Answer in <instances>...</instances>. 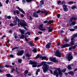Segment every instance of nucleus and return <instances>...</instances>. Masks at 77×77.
<instances>
[{"mask_svg": "<svg viewBox=\"0 0 77 77\" xmlns=\"http://www.w3.org/2000/svg\"><path fill=\"white\" fill-rule=\"evenodd\" d=\"M5 67H6V68H9L10 66L9 65H6L5 66Z\"/></svg>", "mask_w": 77, "mask_h": 77, "instance_id": "49", "label": "nucleus"}, {"mask_svg": "<svg viewBox=\"0 0 77 77\" xmlns=\"http://www.w3.org/2000/svg\"><path fill=\"white\" fill-rule=\"evenodd\" d=\"M40 3L41 4V5H44V2L43 0H42L40 2Z\"/></svg>", "mask_w": 77, "mask_h": 77, "instance_id": "29", "label": "nucleus"}, {"mask_svg": "<svg viewBox=\"0 0 77 77\" xmlns=\"http://www.w3.org/2000/svg\"><path fill=\"white\" fill-rule=\"evenodd\" d=\"M68 74H70V75H73L74 74V72L72 71H71L69 72H68Z\"/></svg>", "mask_w": 77, "mask_h": 77, "instance_id": "18", "label": "nucleus"}, {"mask_svg": "<svg viewBox=\"0 0 77 77\" xmlns=\"http://www.w3.org/2000/svg\"><path fill=\"white\" fill-rule=\"evenodd\" d=\"M18 48V47H14V48H13L12 49V51H13V50H15V49H17V48Z\"/></svg>", "mask_w": 77, "mask_h": 77, "instance_id": "50", "label": "nucleus"}, {"mask_svg": "<svg viewBox=\"0 0 77 77\" xmlns=\"http://www.w3.org/2000/svg\"><path fill=\"white\" fill-rule=\"evenodd\" d=\"M75 2H68L69 5H71V4H73V3H74Z\"/></svg>", "mask_w": 77, "mask_h": 77, "instance_id": "41", "label": "nucleus"}, {"mask_svg": "<svg viewBox=\"0 0 77 77\" xmlns=\"http://www.w3.org/2000/svg\"><path fill=\"white\" fill-rule=\"evenodd\" d=\"M21 62H22V60H21V59H19L18 60V62L19 63H21Z\"/></svg>", "mask_w": 77, "mask_h": 77, "instance_id": "36", "label": "nucleus"}, {"mask_svg": "<svg viewBox=\"0 0 77 77\" xmlns=\"http://www.w3.org/2000/svg\"><path fill=\"white\" fill-rule=\"evenodd\" d=\"M6 76H7V77H13L11 75V74L9 73L6 74Z\"/></svg>", "mask_w": 77, "mask_h": 77, "instance_id": "21", "label": "nucleus"}, {"mask_svg": "<svg viewBox=\"0 0 77 77\" xmlns=\"http://www.w3.org/2000/svg\"><path fill=\"white\" fill-rule=\"evenodd\" d=\"M66 47H70V45L67 44H66L64 45H62L60 47L61 48H66Z\"/></svg>", "mask_w": 77, "mask_h": 77, "instance_id": "8", "label": "nucleus"}, {"mask_svg": "<svg viewBox=\"0 0 77 77\" xmlns=\"http://www.w3.org/2000/svg\"><path fill=\"white\" fill-rule=\"evenodd\" d=\"M43 24H42L41 25H40L38 26V28L39 30H41L42 31H44V30H45L46 29H43Z\"/></svg>", "mask_w": 77, "mask_h": 77, "instance_id": "6", "label": "nucleus"}, {"mask_svg": "<svg viewBox=\"0 0 77 77\" xmlns=\"http://www.w3.org/2000/svg\"><path fill=\"white\" fill-rule=\"evenodd\" d=\"M41 58H42V60H44L45 59V60H47V57L45 56V57H41Z\"/></svg>", "mask_w": 77, "mask_h": 77, "instance_id": "22", "label": "nucleus"}, {"mask_svg": "<svg viewBox=\"0 0 77 77\" xmlns=\"http://www.w3.org/2000/svg\"><path fill=\"white\" fill-rule=\"evenodd\" d=\"M59 75H60V77H62V72H59Z\"/></svg>", "mask_w": 77, "mask_h": 77, "instance_id": "30", "label": "nucleus"}, {"mask_svg": "<svg viewBox=\"0 0 77 77\" xmlns=\"http://www.w3.org/2000/svg\"><path fill=\"white\" fill-rule=\"evenodd\" d=\"M50 59L51 61H52V62H57V61L56 60V58L54 57L53 58H50Z\"/></svg>", "mask_w": 77, "mask_h": 77, "instance_id": "10", "label": "nucleus"}, {"mask_svg": "<svg viewBox=\"0 0 77 77\" xmlns=\"http://www.w3.org/2000/svg\"><path fill=\"white\" fill-rule=\"evenodd\" d=\"M19 30L22 34H24V32L23 30L20 29Z\"/></svg>", "mask_w": 77, "mask_h": 77, "instance_id": "24", "label": "nucleus"}, {"mask_svg": "<svg viewBox=\"0 0 77 77\" xmlns=\"http://www.w3.org/2000/svg\"><path fill=\"white\" fill-rule=\"evenodd\" d=\"M58 74V72H57V70H55L54 72V75H56V74Z\"/></svg>", "mask_w": 77, "mask_h": 77, "instance_id": "25", "label": "nucleus"}, {"mask_svg": "<svg viewBox=\"0 0 77 77\" xmlns=\"http://www.w3.org/2000/svg\"><path fill=\"white\" fill-rule=\"evenodd\" d=\"M14 68H13L12 69V70H11V72L12 73L13 72H14Z\"/></svg>", "mask_w": 77, "mask_h": 77, "instance_id": "57", "label": "nucleus"}, {"mask_svg": "<svg viewBox=\"0 0 77 77\" xmlns=\"http://www.w3.org/2000/svg\"><path fill=\"white\" fill-rule=\"evenodd\" d=\"M51 45V44L50 43H49L46 45V47L47 48H50Z\"/></svg>", "mask_w": 77, "mask_h": 77, "instance_id": "12", "label": "nucleus"}, {"mask_svg": "<svg viewBox=\"0 0 77 77\" xmlns=\"http://www.w3.org/2000/svg\"><path fill=\"white\" fill-rule=\"evenodd\" d=\"M48 23L49 24H51V23H53V20H50L48 22Z\"/></svg>", "mask_w": 77, "mask_h": 77, "instance_id": "28", "label": "nucleus"}, {"mask_svg": "<svg viewBox=\"0 0 77 77\" xmlns=\"http://www.w3.org/2000/svg\"><path fill=\"white\" fill-rule=\"evenodd\" d=\"M72 9H77V7L75 6H73L71 7Z\"/></svg>", "mask_w": 77, "mask_h": 77, "instance_id": "26", "label": "nucleus"}, {"mask_svg": "<svg viewBox=\"0 0 77 77\" xmlns=\"http://www.w3.org/2000/svg\"><path fill=\"white\" fill-rule=\"evenodd\" d=\"M27 33L28 35H30V32H27Z\"/></svg>", "mask_w": 77, "mask_h": 77, "instance_id": "61", "label": "nucleus"}, {"mask_svg": "<svg viewBox=\"0 0 77 77\" xmlns=\"http://www.w3.org/2000/svg\"><path fill=\"white\" fill-rule=\"evenodd\" d=\"M47 29L48 30V32H53V29L51 27V26H49Z\"/></svg>", "mask_w": 77, "mask_h": 77, "instance_id": "13", "label": "nucleus"}, {"mask_svg": "<svg viewBox=\"0 0 77 77\" xmlns=\"http://www.w3.org/2000/svg\"><path fill=\"white\" fill-rule=\"evenodd\" d=\"M55 55V56H57L59 57H61V56H60V53L59 52V51L56 52Z\"/></svg>", "mask_w": 77, "mask_h": 77, "instance_id": "9", "label": "nucleus"}, {"mask_svg": "<svg viewBox=\"0 0 77 77\" xmlns=\"http://www.w3.org/2000/svg\"><path fill=\"white\" fill-rule=\"evenodd\" d=\"M14 35H15V39L18 38V37L17 36H16V35H17V34H16V33H14Z\"/></svg>", "mask_w": 77, "mask_h": 77, "instance_id": "43", "label": "nucleus"}, {"mask_svg": "<svg viewBox=\"0 0 77 77\" xmlns=\"http://www.w3.org/2000/svg\"><path fill=\"white\" fill-rule=\"evenodd\" d=\"M65 71H66V69H64L61 70V72H65Z\"/></svg>", "mask_w": 77, "mask_h": 77, "instance_id": "37", "label": "nucleus"}, {"mask_svg": "<svg viewBox=\"0 0 77 77\" xmlns=\"http://www.w3.org/2000/svg\"><path fill=\"white\" fill-rule=\"evenodd\" d=\"M67 58L68 59L69 61H70L71 59H72V56L71 55V54H69Z\"/></svg>", "mask_w": 77, "mask_h": 77, "instance_id": "4", "label": "nucleus"}, {"mask_svg": "<svg viewBox=\"0 0 77 77\" xmlns=\"http://www.w3.org/2000/svg\"><path fill=\"white\" fill-rule=\"evenodd\" d=\"M17 9H19V11H20L22 9H21L20 8V7H18V6L17 7Z\"/></svg>", "mask_w": 77, "mask_h": 77, "instance_id": "51", "label": "nucleus"}, {"mask_svg": "<svg viewBox=\"0 0 77 77\" xmlns=\"http://www.w3.org/2000/svg\"><path fill=\"white\" fill-rule=\"evenodd\" d=\"M75 22L73 21L72 23L71 24H70L69 26H71L72 25V26H74V25H75Z\"/></svg>", "mask_w": 77, "mask_h": 77, "instance_id": "19", "label": "nucleus"}, {"mask_svg": "<svg viewBox=\"0 0 77 77\" xmlns=\"http://www.w3.org/2000/svg\"><path fill=\"white\" fill-rule=\"evenodd\" d=\"M14 23L15 24V25H17V24H18V23H17V20H15L14 21Z\"/></svg>", "mask_w": 77, "mask_h": 77, "instance_id": "53", "label": "nucleus"}, {"mask_svg": "<svg viewBox=\"0 0 77 77\" xmlns=\"http://www.w3.org/2000/svg\"><path fill=\"white\" fill-rule=\"evenodd\" d=\"M25 55L27 57H30V55H29V54H25Z\"/></svg>", "mask_w": 77, "mask_h": 77, "instance_id": "48", "label": "nucleus"}, {"mask_svg": "<svg viewBox=\"0 0 77 77\" xmlns=\"http://www.w3.org/2000/svg\"><path fill=\"white\" fill-rule=\"evenodd\" d=\"M57 18H59V17H60V14H58L57 15Z\"/></svg>", "mask_w": 77, "mask_h": 77, "instance_id": "60", "label": "nucleus"}, {"mask_svg": "<svg viewBox=\"0 0 77 77\" xmlns=\"http://www.w3.org/2000/svg\"><path fill=\"white\" fill-rule=\"evenodd\" d=\"M42 65H43L42 68L43 71V72L44 73H46L47 71L49 69V66L46 64L45 62L42 61V63L40 64L37 66V67H40V66H41Z\"/></svg>", "mask_w": 77, "mask_h": 77, "instance_id": "1", "label": "nucleus"}, {"mask_svg": "<svg viewBox=\"0 0 77 77\" xmlns=\"http://www.w3.org/2000/svg\"><path fill=\"white\" fill-rule=\"evenodd\" d=\"M77 45H75L74 46H73V48L72 47H70L69 48V50H71L72 49H74L76 47H77Z\"/></svg>", "mask_w": 77, "mask_h": 77, "instance_id": "15", "label": "nucleus"}, {"mask_svg": "<svg viewBox=\"0 0 77 77\" xmlns=\"http://www.w3.org/2000/svg\"><path fill=\"white\" fill-rule=\"evenodd\" d=\"M9 2V0H6V4H8V2Z\"/></svg>", "mask_w": 77, "mask_h": 77, "instance_id": "58", "label": "nucleus"}, {"mask_svg": "<svg viewBox=\"0 0 77 77\" xmlns=\"http://www.w3.org/2000/svg\"><path fill=\"white\" fill-rule=\"evenodd\" d=\"M33 51L34 53H36L37 52V49H35L33 50Z\"/></svg>", "mask_w": 77, "mask_h": 77, "instance_id": "39", "label": "nucleus"}, {"mask_svg": "<svg viewBox=\"0 0 77 77\" xmlns=\"http://www.w3.org/2000/svg\"><path fill=\"white\" fill-rule=\"evenodd\" d=\"M63 10L64 11H65V12H66L68 11V8H63Z\"/></svg>", "mask_w": 77, "mask_h": 77, "instance_id": "34", "label": "nucleus"}, {"mask_svg": "<svg viewBox=\"0 0 77 77\" xmlns=\"http://www.w3.org/2000/svg\"><path fill=\"white\" fill-rule=\"evenodd\" d=\"M41 12V11H37V12H35L33 14V17H35L36 18L38 17V15L37 14H36V13L37 14H39V12Z\"/></svg>", "mask_w": 77, "mask_h": 77, "instance_id": "3", "label": "nucleus"}, {"mask_svg": "<svg viewBox=\"0 0 77 77\" xmlns=\"http://www.w3.org/2000/svg\"><path fill=\"white\" fill-rule=\"evenodd\" d=\"M10 56L11 57H14V55L13 54H11L10 55Z\"/></svg>", "mask_w": 77, "mask_h": 77, "instance_id": "63", "label": "nucleus"}, {"mask_svg": "<svg viewBox=\"0 0 77 77\" xmlns=\"http://www.w3.org/2000/svg\"><path fill=\"white\" fill-rule=\"evenodd\" d=\"M77 37V33L76 34H74L72 36V39H74L75 38H76Z\"/></svg>", "mask_w": 77, "mask_h": 77, "instance_id": "17", "label": "nucleus"}, {"mask_svg": "<svg viewBox=\"0 0 77 77\" xmlns=\"http://www.w3.org/2000/svg\"><path fill=\"white\" fill-rule=\"evenodd\" d=\"M15 25L13 23H11L10 24V26H14Z\"/></svg>", "mask_w": 77, "mask_h": 77, "instance_id": "55", "label": "nucleus"}, {"mask_svg": "<svg viewBox=\"0 0 77 77\" xmlns=\"http://www.w3.org/2000/svg\"><path fill=\"white\" fill-rule=\"evenodd\" d=\"M5 17L6 18H8V19H11V17L10 16H5Z\"/></svg>", "mask_w": 77, "mask_h": 77, "instance_id": "27", "label": "nucleus"}, {"mask_svg": "<svg viewBox=\"0 0 77 77\" xmlns=\"http://www.w3.org/2000/svg\"><path fill=\"white\" fill-rule=\"evenodd\" d=\"M15 18H16V21H17L18 22V27L20 26V19H18L17 16L15 17Z\"/></svg>", "mask_w": 77, "mask_h": 77, "instance_id": "11", "label": "nucleus"}, {"mask_svg": "<svg viewBox=\"0 0 77 77\" xmlns=\"http://www.w3.org/2000/svg\"><path fill=\"white\" fill-rule=\"evenodd\" d=\"M28 71L26 70L25 71V72H24V74H25V75H26L27 74L28 72Z\"/></svg>", "mask_w": 77, "mask_h": 77, "instance_id": "31", "label": "nucleus"}, {"mask_svg": "<svg viewBox=\"0 0 77 77\" xmlns=\"http://www.w3.org/2000/svg\"><path fill=\"white\" fill-rule=\"evenodd\" d=\"M74 38H72V37L71 39V42H70L71 45H73L75 44V40H74Z\"/></svg>", "mask_w": 77, "mask_h": 77, "instance_id": "7", "label": "nucleus"}, {"mask_svg": "<svg viewBox=\"0 0 77 77\" xmlns=\"http://www.w3.org/2000/svg\"><path fill=\"white\" fill-rule=\"evenodd\" d=\"M75 30V29H69V30H70V31H71V32H73V31H74Z\"/></svg>", "mask_w": 77, "mask_h": 77, "instance_id": "35", "label": "nucleus"}, {"mask_svg": "<svg viewBox=\"0 0 77 77\" xmlns=\"http://www.w3.org/2000/svg\"><path fill=\"white\" fill-rule=\"evenodd\" d=\"M57 70L59 72H61V71L60 70V68H58L57 69Z\"/></svg>", "mask_w": 77, "mask_h": 77, "instance_id": "47", "label": "nucleus"}, {"mask_svg": "<svg viewBox=\"0 0 77 77\" xmlns=\"http://www.w3.org/2000/svg\"><path fill=\"white\" fill-rule=\"evenodd\" d=\"M29 62L31 65H33V64H37V63H36V62H32L31 60H30Z\"/></svg>", "mask_w": 77, "mask_h": 77, "instance_id": "20", "label": "nucleus"}, {"mask_svg": "<svg viewBox=\"0 0 77 77\" xmlns=\"http://www.w3.org/2000/svg\"><path fill=\"white\" fill-rule=\"evenodd\" d=\"M77 20V18L75 17H72L70 18V20L71 21H72L73 20Z\"/></svg>", "mask_w": 77, "mask_h": 77, "instance_id": "16", "label": "nucleus"}, {"mask_svg": "<svg viewBox=\"0 0 77 77\" xmlns=\"http://www.w3.org/2000/svg\"><path fill=\"white\" fill-rule=\"evenodd\" d=\"M20 25H21V26L23 27L24 28V29L26 30H28V29L26 27H25V26H27V25L25 21L22 20L20 21Z\"/></svg>", "mask_w": 77, "mask_h": 77, "instance_id": "2", "label": "nucleus"}, {"mask_svg": "<svg viewBox=\"0 0 77 77\" xmlns=\"http://www.w3.org/2000/svg\"><path fill=\"white\" fill-rule=\"evenodd\" d=\"M68 68L69 69H71V65H68Z\"/></svg>", "mask_w": 77, "mask_h": 77, "instance_id": "32", "label": "nucleus"}, {"mask_svg": "<svg viewBox=\"0 0 77 77\" xmlns=\"http://www.w3.org/2000/svg\"><path fill=\"white\" fill-rule=\"evenodd\" d=\"M40 72V69H38L35 73L36 75H38V72Z\"/></svg>", "mask_w": 77, "mask_h": 77, "instance_id": "23", "label": "nucleus"}, {"mask_svg": "<svg viewBox=\"0 0 77 77\" xmlns=\"http://www.w3.org/2000/svg\"><path fill=\"white\" fill-rule=\"evenodd\" d=\"M40 57V56L39 55H37V56L35 57V58L36 59H38V58H39Z\"/></svg>", "mask_w": 77, "mask_h": 77, "instance_id": "44", "label": "nucleus"}, {"mask_svg": "<svg viewBox=\"0 0 77 77\" xmlns=\"http://www.w3.org/2000/svg\"><path fill=\"white\" fill-rule=\"evenodd\" d=\"M37 66L36 64H34L32 65V67H36Z\"/></svg>", "mask_w": 77, "mask_h": 77, "instance_id": "46", "label": "nucleus"}, {"mask_svg": "<svg viewBox=\"0 0 77 77\" xmlns=\"http://www.w3.org/2000/svg\"><path fill=\"white\" fill-rule=\"evenodd\" d=\"M16 12L17 14V15H18V14H20V12L18 11H16Z\"/></svg>", "mask_w": 77, "mask_h": 77, "instance_id": "54", "label": "nucleus"}, {"mask_svg": "<svg viewBox=\"0 0 77 77\" xmlns=\"http://www.w3.org/2000/svg\"><path fill=\"white\" fill-rule=\"evenodd\" d=\"M67 8V6L66 5H63V9L65 8Z\"/></svg>", "mask_w": 77, "mask_h": 77, "instance_id": "42", "label": "nucleus"}, {"mask_svg": "<svg viewBox=\"0 0 77 77\" xmlns=\"http://www.w3.org/2000/svg\"><path fill=\"white\" fill-rule=\"evenodd\" d=\"M23 53H24V51L22 50L21 51H18V52L17 53V54L18 56H21L23 55Z\"/></svg>", "mask_w": 77, "mask_h": 77, "instance_id": "5", "label": "nucleus"}, {"mask_svg": "<svg viewBox=\"0 0 77 77\" xmlns=\"http://www.w3.org/2000/svg\"><path fill=\"white\" fill-rule=\"evenodd\" d=\"M20 11V12H22V13L23 14H25V12H24V11H23V9H22Z\"/></svg>", "mask_w": 77, "mask_h": 77, "instance_id": "33", "label": "nucleus"}, {"mask_svg": "<svg viewBox=\"0 0 77 77\" xmlns=\"http://www.w3.org/2000/svg\"><path fill=\"white\" fill-rule=\"evenodd\" d=\"M38 39H39V38H38V37H37L35 38V41H37V40H38Z\"/></svg>", "mask_w": 77, "mask_h": 77, "instance_id": "52", "label": "nucleus"}, {"mask_svg": "<svg viewBox=\"0 0 77 77\" xmlns=\"http://www.w3.org/2000/svg\"><path fill=\"white\" fill-rule=\"evenodd\" d=\"M16 72H17V74H20V73L19 72H18V71H17V67L16 68Z\"/></svg>", "mask_w": 77, "mask_h": 77, "instance_id": "45", "label": "nucleus"}, {"mask_svg": "<svg viewBox=\"0 0 77 77\" xmlns=\"http://www.w3.org/2000/svg\"><path fill=\"white\" fill-rule=\"evenodd\" d=\"M22 2L23 3V4H24V3H26V2H25V0H22Z\"/></svg>", "mask_w": 77, "mask_h": 77, "instance_id": "59", "label": "nucleus"}, {"mask_svg": "<svg viewBox=\"0 0 77 77\" xmlns=\"http://www.w3.org/2000/svg\"><path fill=\"white\" fill-rule=\"evenodd\" d=\"M41 13L42 14L44 13L46 15H48V12L46 10H44L43 11H41Z\"/></svg>", "mask_w": 77, "mask_h": 77, "instance_id": "14", "label": "nucleus"}, {"mask_svg": "<svg viewBox=\"0 0 77 77\" xmlns=\"http://www.w3.org/2000/svg\"><path fill=\"white\" fill-rule=\"evenodd\" d=\"M24 35L23 34H21V38L22 39H23V38H24Z\"/></svg>", "mask_w": 77, "mask_h": 77, "instance_id": "56", "label": "nucleus"}, {"mask_svg": "<svg viewBox=\"0 0 77 77\" xmlns=\"http://www.w3.org/2000/svg\"><path fill=\"white\" fill-rule=\"evenodd\" d=\"M27 3H29V2H32V0H26Z\"/></svg>", "mask_w": 77, "mask_h": 77, "instance_id": "40", "label": "nucleus"}, {"mask_svg": "<svg viewBox=\"0 0 77 77\" xmlns=\"http://www.w3.org/2000/svg\"><path fill=\"white\" fill-rule=\"evenodd\" d=\"M57 45H58V46H59V45H60V42H58L57 43Z\"/></svg>", "mask_w": 77, "mask_h": 77, "instance_id": "64", "label": "nucleus"}, {"mask_svg": "<svg viewBox=\"0 0 77 77\" xmlns=\"http://www.w3.org/2000/svg\"><path fill=\"white\" fill-rule=\"evenodd\" d=\"M29 44L30 45L31 47H33V44L32 43V42H29Z\"/></svg>", "mask_w": 77, "mask_h": 77, "instance_id": "38", "label": "nucleus"}, {"mask_svg": "<svg viewBox=\"0 0 77 77\" xmlns=\"http://www.w3.org/2000/svg\"><path fill=\"white\" fill-rule=\"evenodd\" d=\"M74 29H77V26H75L74 27Z\"/></svg>", "mask_w": 77, "mask_h": 77, "instance_id": "62", "label": "nucleus"}]
</instances>
